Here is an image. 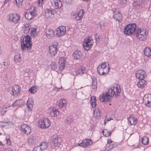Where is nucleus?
Listing matches in <instances>:
<instances>
[{
  "mask_svg": "<svg viewBox=\"0 0 151 151\" xmlns=\"http://www.w3.org/2000/svg\"><path fill=\"white\" fill-rule=\"evenodd\" d=\"M120 89H119L118 87H112L108 89V91L106 93H103L100 96L99 100L102 102L107 103L109 101L110 97L113 96L114 95H117L121 91Z\"/></svg>",
  "mask_w": 151,
  "mask_h": 151,
  "instance_id": "obj_1",
  "label": "nucleus"
},
{
  "mask_svg": "<svg viewBox=\"0 0 151 151\" xmlns=\"http://www.w3.org/2000/svg\"><path fill=\"white\" fill-rule=\"evenodd\" d=\"M24 38L22 37L21 39V45L22 50H30L32 47V44L31 43V39L28 35H26Z\"/></svg>",
  "mask_w": 151,
  "mask_h": 151,
  "instance_id": "obj_2",
  "label": "nucleus"
},
{
  "mask_svg": "<svg viewBox=\"0 0 151 151\" xmlns=\"http://www.w3.org/2000/svg\"><path fill=\"white\" fill-rule=\"evenodd\" d=\"M136 25L135 24H130L127 25L124 28V34L127 35H132L134 36V34L136 33Z\"/></svg>",
  "mask_w": 151,
  "mask_h": 151,
  "instance_id": "obj_3",
  "label": "nucleus"
},
{
  "mask_svg": "<svg viewBox=\"0 0 151 151\" xmlns=\"http://www.w3.org/2000/svg\"><path fill=\"white\" fill-rule=\"evenodd\" d=\"M20 18V15L17 14L10 13L7 16V19L8 21L15 24L19 23Z\"/></svg>",
  "mask_w": 151,
  "mask_h": 151,
  "instance_id": "obj_4",
  "label": "nucleus"
},
{
  "mask_svg": "<svg viewBox=\"0 0 151 151\" xmlns=\"http://www.w3.org/2000/svg\"><path fill=\"white\" fill-rule=\"evenodd\" d=\"M147 32L144 30L142 31L141 29H137L136 33L134 34V36L137 37L139 40L145 41L146 39Z\"/></svg>",
  "mask_w": 151,
  "mask_h": 151,
  "instance_id": "obj_5",
  "label": "nucleus"
},
{
  "mask_svg": "<svg viewBox=\"0 0 151 151\" xmlns=\"http://www.w3.org/2000/svg\"><path fill=\"white\" fill-rule=\"evenodd\" d=\"M40 127L42 129H46L49 127L50 124V122L47 118L44 119L43 120L40 121L39 122Z\"/></svg>",
  "mask_w": 151,
  "mask_h": 151,
  "instance_id": "obj_6",
  "label": "nucleus"
},
{
  "mask_svg": "<svg viewBox=\"0 0 151 151\" xmlns=\"http://www.w3.org/2000/svg\"><path fill=\"white\" fill-rule=\"evenodd\" d=\"M58 43L55 42L52 45L49 46V52L52 56H54L57 53L58 51L57 47L58 46Z\"/></svg>",
  "mask_w": 151,
  "mask_h": 151,
  "instance_id": "obj_7",
  "label": "nucleus"
},
{
  "mask_svg": "<svg viewBox=\"0 0 151 151\" xmlns=\"http://www.w3.org/2000/svg\"><path fill=\"white\" fill-rule=\"evenodd\" d=\"M91 40L90 38H86L84 40L83 47L84 49L86 51L88 50L91 47L92 44L90 42Z\"/></svg>",
  "mask_w": 151,
  "mask_h": 151,
  "instance_id": "obj_8",
  "label": "nucleus"
},
{
  "mask_svg": "<svg viewBox=\"0 0 151 151\" xmlns=\"http://www.w3.org/2000/svg\"><path fill=\"white\" fill-rule=\"evenodd\" d=\"M56 35L58 37H61L64 35L66 33L65 27L61 26L58 27L57 29Z\"/></svg>",
  "mask_w": 151,
  "mask_h": 151,
  "instance_id": "obj_9",
  "label": "nucleus"
},
{
  "mask_svg": "<svg viewBox=\"0 0 151 151\" xmlns=\"http://www.w3.org/2000/svg\"><path fill=\"white\" fill-rule=\"evenodd\" d=\"M52 6L55 9H60L62 6V3L60 0H50Z\"/></svg>",
  "mask_w": 151,
  "mask_h": 151,
  "instance_id": "obj_10",
  "label": "nucleus"
},
{
  "mask_svg": "<svg viewBox=\"0 0 151 151\" xmlns=\"http://www.w3.org/2000/svg\"><path fill=\"white\" fill-rule=\"evenodd\" d=\"M21 131L24 134H28L31 132V128L26 124H23L21 127Z\"/></svg>",
  "mask_w": 151,
  "mask_h": 151,
  "instance_id": "obj_11",
  "label": "nucleus"
},
{
  "mask_svg": "<svg viewBox=\"0 0 151 151\" xmlns=\"http://www.w3.org/2000/svg\"><path fill=\"white\" fill-rule=\"evenodd\" d=\"M136 77L139 79H142L146 77L145 72L144 70H140L136 72L135 74Z\"/></svg>",
  "mask_w": 151,
  "mask_h": 151,
  "instance_id": "obj_12",
  "label": "nucleus"
},
{
  "mask_svg": "<svg viewBox=\"0 0 151 151\" xmlns=\"http://www.w3.org/2000/svg\"><path fill=\"white\" fill-rule=\"evenodd\" d=\"M57 105L61 109H65L67 106V101L64 99H62L57 101Z\"/></svg>",
  "mask_w": 151,
  "mask_h": 151,
  "instance_id": "obj_13",
  "label": "nucleus"
},
{
  "mask_svg": "<svg viewBox=\"0 0 151 151\" xmlns=\"http://www.w3.org/2000/svg\"><path fill=\"white\" fill-rule=\"evenodd\" d=\"M92 141L91 139H84L82 142L79 144L78 145L83 147H85L91 145L92 143Z\"/></svg>",
  "mask_w": 151,
  "mask_h": 151,
  "instance_id": "obj_14",
  "label": "nucleus"
},
{
  "mask_svg": "<svg viewBox=\"0 0 151 151\" xmlns=\"http://www.w3.org/2000/svg\"><path fill=\"white\" fill-rule=\"evenodd\" d=\"M113 17L114 19L121 22L122 21V17L120 12L115 11L114 12Z\"/></svg>",
  "mask_w": 151,
  "mask_h": 151,
  "instance_id": "obj_15",
  "label": "nucleus"
},
{
  "mask_svg": "<svg viewBox=\"0 0 151 151\" xmlns=\"http://www.w3.org/2000/svg\"><path fill=\"white\" fill-rule=\"evenodd\" d=\"M52 144H53L55 146H57L58 145H60L61 139L60 137H58V136H53V139L52 140Z\"/></svg>",
  "mask_w": 151,
  "mask_h": 151,
  "instance_id": "obj_16",
  "label": "nucleus"
},
{
  "mask_svg": "<svg viewBox=\"0 0 151 151\" xmlns=\"http://www.w3.org/2000/svg\"><path fill=\"white\" fill-rule=\"evenodd\" d=\"M20 90V88L18 85H15L13 87L12 89V95L17 96Z\"/></svg>",
  "mask_w": 151,
  "mask_h": 151,
  "instance_id": "obj_17",
  "label": "nucleus"
},
{
  "mask_svg": "<svg viewBox=\"0 0 151 151\" xmlns=\"http://www.w3.org/2000/svg\"><path fill=\"white\" fill-rule=\"evenodd\" d=\"M73 55L74 59L77 60L81 58L82 55L81 51L76 50L74 52Z\"/></svg>",
  "mask_w": 151,
  "mask_h": 151,
  "instance_id": "obj_18",
  "label": "nucleus"
},
{
  "mask_svg": "<svg viewBox=\"0 0 151 151\" xmlns=\"http://www.w3.org/2000/svg\"><path fill=\"white\" fill-rule=\"evenodd\" d=\"M127 119L131 125H135L137 123V119L133 117L132 116L130 115L129 117L127 118Z\"/></svg>",
  "mask_w": 151,
  "mask_h": 151,
  "instance_id": "obj_19",
  "label": "nucleus"
},
{
  "mask_svg": "<svg viewBox=\"0 0 151 151\" xmlns=\"http://www.w3.org/2000/svg\"><path fill=\"white\" fill-rule=\"evenodd\" d=\"M140 80L137 83V86L138 87L143 88L147 84L146 81L144 79H139Z\"/></svg>",
  "mask_w": 151,
  "mask_h": 151,
  "instance_id": "obj_20",
  "label": "nucleus"
},
{
  "mask_svg": "<svg viewBox=\"0 0 151 151\" xmlns=\"http://www.w3.org/2000/svg\"><path fill=\"white\" fill-rule=\"evenodd\" d=\"M46 36L49 38H50L54 36L53 31L52 29H47L46 32Z\"/></svg>",
  "mask_w": 151,
  "mask_h": 151,
  "instance_id": "obj_21",
  "label": "nucleus"
},
{
  "mask_svg": "<svg viewBox=\"0 0 151 151\" xmlns=\"http://www.w3.org/2000/svg\"><path fill=\"white\" fill-rule=\"evenodd\" d=\"M28 143L29 144L34 145L35 144L37 140L36 137L34 136H30L28 139Z\"/></svg>",
  "mask_w": 151,
  "mask_h": 151,
  "instance_id": "obj_22",
  "label": "nucleus"
},
{
  "mask_svg": "<svg viewBox=\"0 0 151 151\" xmlns=\"http://www.w3.org/2000/svg\"><path fill=\"white\" fill-rule=\"evenodd\" d=\"M104 63H103L101 65H98L97 68V71L98 73L100 75H104V69L103 66Z\"/></svg>",
  "mask_w": 151,
  "mask_h": 151,
  "instance_id": "obj_23",
  "label": "nucleus"
},
{
  "mask_svg": "<svg viewBox=\"0 0 151 151\" xmlns=\"http://www.w3.org/2000/svg\"><path fill=\"white\" fill-rule=\"evenodd\" d=\"M103 66V67L104 69V75L105 74H107L109 71V68L108 67H107L106 65L107 64L108 65H109V63L108 62H105L104 63Z\"/></svg>",
  "mask_w": 151,
  "mask_h": 151,
  "instance_id": "obj_24",
  "label": "nucleus"
},
{
  "mask_svg": "<svg viewBox=\"0 0 151 151\" xmlns=\"http://www.w3.org/2000/svg\"><path fill=\"white\" fill-rule=\"evenodd\" d=\"M96 100L95 97L93 96L91 97L90 102L93 108H94L96 107Z\"/></svg>",
  "mask_w": 151,
  "mask_h": 151,
  "instance_id": "obj_25",
  "label": "nucleus"
},
{
  "mask_svg": "<svg viewBox=\"0 0 151 151\" xmlns=\"http://www.w3.org/2000/svg\"><path fill=\"white\" fill-rule=\"evenodd\" d=\"M84 10L82 9L80 10L79 14L75 17L76 20L78 21L80 20L82 18Z\"/></svg>",
  "mask_w": 151,
  "mask_h": 151,
  "instance_id": "obj_26",
  "label": "nucleus"
},
{
  "mask_svg": "<svg viewBox=\"0 0 151 151\" xmlns=\"http://www.w3.org/2000/svg\"><path fill=\"white\" fill-rule=\"evenodd\" d=\"M144 55L147 56L149 57L151 55V49L148 47H146L144 50Z\"/></svg>",
  "mask_w": 151,
  "mask_h": 151,
  "instance_id": "obj_27",
  "label": "nucleus"
},
{
  "mask_svg": "<svg viewBox=\"0 0 151 151\" xmlns=\"http://www.w3.org/2000/svg\"><path fill=\"white\" fill-rule=\"evenodd\" d=\"M23 101L22 99H19L17 100L15 102L13 103L12 105L13 107H14L16 106H21L22 103Z\"/></svg>",
  "mask_w": 151,
  "mask_h": 151,
  "instance_id": "obj_28",
  "label": "nucleus"
},
{
  "mask_svg": "<svg viewBox=\"0 0 151 151\" xmlns=\"http://www.w3.org/2000/svg\"><path fill=\"white\" fill-rule=\"evenodd\" d=\"M33 104L34 102L32 101H31L29 99H28L27 104L29 110H31L33 106Z\"/></svg>",
  "mask_w": 151,
  "mask_h": 151,
  "instance_id": "obj_29",
  "label": "nucleus"
},
{
  "mask_svg": "<svg viewBox=\"0 0 151 151\" xmlns=\"http://www.w3.org/2000/svg\"><path fill=\"white\" fill-rule=\"evenodd\" d=\"M50 114L51 116H56L58 115L59 114V113L58 111L55 108H53L50 112Z\"/></svg>",
  "mask_w": 151,
  "mask_h": 151,
  "instance_id": "obj_30",
  "label": "nucleus"
},
{
  "mask_svg": "<svg viewBox=\"0 0 151 151\" xmlns=\"http://www.w3.org/2000/svg\"><path fill=\"white\" fill-rule=\"evenodd\" d=\"M86 71L84 68L81 67L77 70L76 71V74L77 75H79L80 76H81Z\"/></svg>",
  "mask_w": 151,
  "mask_h": 151,
  "instance_id": "obj_31",
  "label": "nucleus"
},
{
  "mask_svg": "<svg viewBox=\"0 0 151 151\" xmlns=\"http://www.w3.org/2000/svg\"><path fill=\"white\" fill-rule=\"evenodd\" d=\"M42 151L45 150L48 147V144L46 142H42L40 145Z\"/></svg>",
  "mask_w": 151,
  "mask_h": 151,
  "instance_id": "obj_32",
  "label": "nucleus"
},
{
  "mask_svg": "<svg viewBox=\"0 0 151 151\" xmlns=\"http://www.w3.org/2000/svg\"><path fill=\"white\" fill-rule=\"evenodd\" d=\"M143 0H134L133 3V5L135 7L139 6L143 3Z\"/></svg>",
  "mask_w": 151,
  "mask_h": 151,
  "instance_id": "obj_33",
  "label": "nucleus"
},
{
  "mask_svg": "<svg viewBox=\"0 0 151 151\" xmlns=\"http://www.w3.org/2000/svg\"><path fill=\"white\" fill-rule=\"evenodd\" d=\"M36 11L35 10V7H32L30 10L29 13L31 14L32 18H33L36 15Z\"/></svg>",
  "mask_w": 151,
  "mask_h": 151,
  "instance_id": "obj_34",
  "label": "nucleus"
},
{
  "mask_svg": "<svg viewBox=\"0 0 151 151\" xmlns=\"http://www.w3.org/2000/svg\"><path fill=\"white\" fill-rule=\"evenodd\" d=\"M14 61L15 62H19L21 60V56L20 54L17 53L14 58Z\"/></svg>",
  "mask_w": 151,
  "mask_h": 151,
  "instance_id": "obj_35",
  "label": "nucleus"
},
{
  "mask_svg": "<svg viewBox=\"0 0 151 151\" xmlns=\"http://www.w3.org/2000/svg\"><path fill=\"white\" fill-rule=\"evenodd\" d=\"M73 120L71 117L66 116L65 120V123L67 124H70L73 122Z\"/></svg>",
  "mask_w": 151,
  "mask_h": 151,
  "instance_id": "obj_36",
  "label": "nucleus"
},
{
  "mask_svg": "<svg viewBox=\"0 0 151 151\" xmlns=\"http://www.w3.org/2000/svg\"><path fill=\"white\" fill-rule=\"evenodd\" d=\"M45 15L46 16L49 17L52 14H53L52 13V11L51 10L47 9L45 10Z\"/></svg>",
  "mask_w": 151,
  "mask_h": 151,
  "instance_id": "obj_37",
  "label": "nucleus"
},
{
  "mask_svg": "<svg viewBox=\"0 0 151 151\" xmlns=\"http://www.w3.org/2000/svg\"><path fill=\"white\" fill-rule=\"evenodd\" d=\"M37 88L36 86H33L31 87L29 89V91L32 93H34L37 91Z\"/></svg>",
  "mask_w": 151,
  "mask_h": 151,
  "instance_id": "obj_38",
  "label": "nucleus"
},
{
  "mask_svg": "<svg viewBox=\"0 0 151 151\" xmlns=\"http://www.w3.org/2000/svg\"><path fill=\"white\" fill-rule=\"evenodd\" d=\"M148 139L146 137H144L142 139V142L145 145H147L148 143Z\"/></svg>",
  "mask_w": 151,
  "mask_h": 151,
  "instance_id": "obj_39",
  "label": "nucleus"
},
{
  "mask_svg": "<svg viewBox=\"0 0 151 151\" xmlns=\"http://www.w3.org/2000/svg\"><path fill=\"white\" fill-rule=\"evenodd\" d=\"M30 28V26L28 24H26L24 28V31L26 33L29 32Z\"/></svg>",
  "mask_w": 151,
  "mask_h": 151,
  "instance_id": "obj_40",
  "label": "nucleus"
},
{
  "mask_svg": "<svg viewBox=\"0 0 151 151\" xmlns=\"http://www.w3.org/2000/svg\"><path fill=\"white\" fill-rule=\"evenodd\" d=\"M92 85L93 89H96L97 87V82L96 79L95 78L93 80Z\"/></svg>",
  "mask_w": 151,
  "mask_h": 151,
  "instance_id": "obj_41",
  "label": "nucleus"
},
{
  "mask_svg": "<svg viewBox=\"0 0 151 151\" xmlns=\"http://www.w3.org/2000/svg\"><path fill=\"white\" fill-rule=\"evenodd\" d=\"M147 101V102L145 104V105L148 107H151V95H149V99Z\"/></svg>",
  "mask_w": 151,
  "mask_h": 151,
  "instance_id": "obj_42",
  "label": "nucleus"
},
{
  "mask_svg": "<svg viewBox=\"0 0 151 151\" xmlns=\"http://www.w3.org/2000/svg\"><path fill=\"white\" fill-rule=\"evenodd\" d=\"M57 67V65L55 63V62H53L52 64L50 65V68L52 70L56 69Z\"/></svg>",
  "mask_w": 151,
  "mask_h": 151,
  "instance_id": "obj_43",
  "label": "nucleus"
},
{
  "mask_svg": "<svg viewBox=\"0 0 151 151\" xmlns=\"http://www.w3.org/2000/svg\"><path fill=\"white\" fill-rule=\"evenodd\" d=\"M149 95H146L144 96L143 98V103H144L145 104L147 102V101L148 100L147 99H149Z\"/></svg>",
  "mask_w": 151,
  "mask_h": 151,
  "instance_id": "obj_44",
  "label": "nucleus"
},
{
  "mask_svg": "<svg viewBox=\"0 0 151 151\" xmlns=\"http://www.w3.org/2000/svg\"><path fill=\"white\" fill-rule=\"evenodd\" d=\"M24 16L26 19L28 20H29L32 19L31 14H29V12L26 13Z\"/></svg>",
  "mask_w": 151,
  "mask_h": 151,
  "instance_id": "obj_45",
  "label": "nucleus"
},
{
  "mask_svg": "<svg viewBox=\"0 0 151 151\" xmlns=\"http://www.w3.org/2000/svg\"><path fill=\"white\" fill-rule=\"evenodd\" d=\"M95 37L96 39V42H99V40H100L101 36L99 34L96 33L95 35Z\"/></svg>",
  "mask_w": 151,
  "mask_h": 151,
  "instance_id": "obj_46",
  "label": "nucleus"
},
{
  "mask_svg": "<svg viewBox=\"0 0 151 151\" xmlns=\"http://www.w3.org/2000/svg\"><path fill=\"white\" fill-rule=\"evenodd\" d=\"M64 3L66 4L67 5L71 4L73 0H62Z\"/></svg>",
  "mask_w": 151,
  "mask_h": 151,
  "instance_id": "obj_47",
  "label": "nucleus"
},
{
  "mask_svg": "<svg viewBox=\"0 0 151 151\" xmlns=\"http://www.w3.org/2000/svg\"><path fill=\"white\" fill-rule=\"evenodd\" d=\"M102 133L104 136L108 137V131L106 129L103 130L102 131Z\"/></svg>",
  "mask_w": 151,
  "mask_h": 151,
  "instance_id": "obj_48",
  "label": "nucleus"
},
{
  "mask_svg": "<svg viewBox=\"0 0 151 151\" xmlns=\"http://www.w3.org/2000/svg\"><path fill=\"white\" fill-rule=\"evenodd\" d=\"M33 151H42L41 149V147L40 145L37 146L35 147L33 150Z\"/></svg>",
  "mask_w": 151,
  "mask_h": 151,
  "instance_id": "obj_49",
  "label": "nucleus"
},
{
  "mask_svg": "<svg viewBox=\"0 0 151 151\" xmlns=\"http://www.w3.org/2000/svg\"><path fill=\"white\" fill-rule=\"evenodd\" d=\"M115 147L114 144L109 145V146L107 147L106 149L108 150H109Z\"/></svg>",
  "mask_w": 151,
  "mask_h": 151,
  "instance_id": "obj_50",
  "label": "nucleus"
},
{
  "mask_svg": "<svg viewBox=\"0 0 151 151\" xmlns=\"http://www.w3.org/2000/svg\"><path fill=\"white\" fill-rule=\"evenodd\" d=\"M65 63L64 62L61 63L60 66V70H63L64 68Z\"/></svg>",
  "mask_w": 151,
  "mask_h": 151,
  "instance_id": "obj_51",
  "label": "nucleus"
},
{
  "mask_svg": "<svg viewBox=\"0 0 151 151\" xmlns=\"http://www.w3.org/2000/svg\"><path fill=\"white\" fill-rule=\"evenodd\" d=\"M23 0H16V4L17 6H19L22 2Z\"/></svg>",
  "mask_w": 151,
  "mask_h": 151,
  "instance_id": "obj_52",
  "label": "nucleus"
},
{
  "mask_svg": "<svg viewBox=\"0 0 151 151\" xmlns=\"http://www.w3.org/2000/svg\"><path fill=\"white\" fill-rule=\"evenodd\" d=\"M6 111H7V110H6V108L5 107L2 108L1 111V114H4L6 112Z\"/></svg>",
  "mask_w": 151,
  "mask_h": 151,
  "instance_id": "obj_53",
  "label": "nucleus"
},
{
  "mask_svg": "<svg viewBox=\"0 0 151 151\" xmlns=\"http://www.w3.org/2000/svg\"><path fill=\"white\" fill-rule=\"evenodd\" d=\"M127 0H119V3L121 5H123L125 4Z\"/></svg>",
  "mask_w": 151,
  "mask_h": 151,
  "instance_id": "obj_54",
  "label": "nucleus"
},
{
  "mask_svg": "<svg viewBox=\"0 0 151 151\" xmlns=\"http://www.w3.org/2000/svg\"><path fill=\"white\" fill-rule=\"evenodd\" d=\"M99 25H98L97 27V28L99 30H101V26H103L104 25V23H99L98 24Z\"/></svg>",
  "mask_w": 151,
  "mask_h": 151,
  "instance_id": "obj_55",
  "label": "nucleus"
},
{
  "mask_svg": "<svg viewBox=\"0 0 151 151\" xmlns=\"http://www.w3.org/2000/svg\"><path fill=\"white\" fill-rule=\"evenodd\" d=\"M96 116L100 117L101 116V113L100 111L98 109V111H96Z\"/></svg>",
  "mask_w": 151,
  "mask_h": 151,
  "instance_id": "obj_56",
  "label": "nucleus"
},
{
  "mask_svg": "<svg viewBox=\"0 0 151 151\" xmlns=\"http://www.w3.org/2000/svg\"><path fill=\"white\" fill-rule=\"evenodd\" d=\"M6 123V122L3 121L0 122V126L4 127V126L5 125Z\"/></svg>",
  "mask_w": 151,
  "mask_h": 151,
  "instance_id": "obj_57",
  "label": "nucleus"
},
{
  "mask_svg": "<svg viewBox=\"0 0 151 151\" xmlns=\"http://www.w3.org/2000/svg\"><path fill=\"white\" fill-rule=\"evenodd\" d=\"M79 14V13H77L75 12H73L72 13V14H73V18H74L77 15V14Z\"/></svg>",
  "mask_w": 151,
  "mask_h": 151,
  "instance_id": "obj_58",
  "label": "nucleus"
},
{
  "mask_svg": "<svg viewBox=\"0 0 151 151\" xmlns=\"http://www.w3.org/2000/svg\"><path fill=\"white\" fill-rule=\"evenodd\" d=\"M8 65L7 63L6 62H3V63L2 64V67L4 68L5 67L6 65Z\"/></svg>",
  "mask_w": 151,
  "mask_h": 151,
  "instance_id": "obj_59",
  "label": "nucleus"
},
{
  "mask_svg": "<svg viewBox=\"0 0 151 151\" xmlns=\"http://www.w3.org/2000/svg\"><path fill=\"white\" fill-rule=\"evenodd\" d=\"M7 144L8 145H10L11 144V142L9 139H6Z\"/></svg>",
  "mask_w": 151,
  "mask_h": 151,
  "instance_id": "obj_60",
  "label": "nucleus"
},
{
  "mask_svg": "<svg viewBox=\"0 0 151 151\" xmlns=\"http://www.w3.org/2000/svg\"><path fill=\"white\" fill-rule=\"evenodd\" d=\"M113 142V141L110 139H108L107 140V143L109 144Z\"/></svg>",
  "mask_w": 151,
  "mask_h": 151,
  "instance_id": "obj_61",
  "label": "nucleus"
},
{
  "mask_svg": "<svg viewBox=\"0 0 151 151\" xmlns=\"http://www.w3.org/2000/svg\"><path fill=\"white\" fill-rule=\"evenodd\" d=\"M110 119H109L108 118H106V119H105L104 121L105 124L106 123V121H108L110 120Z\"/></svg>",
  "mask_w": 151,
  "mask_h": 151,
  "instance_id": "obj_62",
  "label": "nucleus"
},
{
  "mask_svg": "<svg viewBox=\"0 0 151 151\" xmlns=\"http://www.w3.org/2000/svg\"><path fill=\"white\" fill-rule=\"evenodd\" d=\"M43 0H39L38 3L40 4V3H42Z\"/></svg>",
  "mask_w": 151,
  "mask_h": 151,
  "instance_id": "obj_63",
  "label": "nucleus"
},
{
  "mask_svg": "<svg viewBox=\"0 0 151 151\" xmlns=\"http://www.w3.org/2000/svg\"><path fill=\"white\" fill-rule=\"evenodd\" d=\"M5 151H13V150L9 148L8 149L5 150Z\"/></svg>",
  "mask_w": 151,
  "mask_h": 151,
  "instance_id": "obj_64",
  "label": "nucleus"
}]
</instances>
